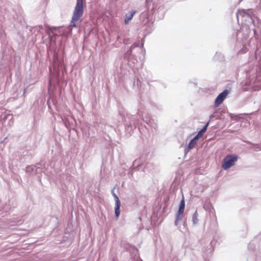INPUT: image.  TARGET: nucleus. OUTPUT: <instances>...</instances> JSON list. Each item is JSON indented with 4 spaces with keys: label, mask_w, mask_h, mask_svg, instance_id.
Masks as SVG:
<instances>
[{
    "label": "nucleus",
    "mask_w": 261,
    "mask_h": 261,
    "mask_svg": "<svg viewBox=\"0 0 261 261\" xmlns=\"http://www.w3.org/2000/svg\"><path fill=\"white\" fill-rule=\"evenodd\" d=\"M84 14L83 0H77L70 23L71 28L76 27V22Z\"/></svg>",
    "instance_id": "nucleus-1"
},
{
    "label": "nucleus",
    "mask_w": 261,
    "mask_h": 261,
    "mask_svg": "<svg viewBox=\"0 0 261 261\" xmlns=\"http://www.w3.org/2000/svg\"><path fill=\"white\" fill-rule=\"evenodd\" d=\"M238 157L235 154L227 155L224 159L222 165V167L224 170H227L234 166L237 162Z\"/></svg>",
    "instance_id": "nucleus-2"
},
{
    "label": "nucleus",
    "mask_w": 261,
    "mask_h": 261,
    "mask_svg": "<svg viewBox=\"0 0 261 261\" xmlns=\"http://www.w3.org/2000/svg\"><path fill=\"white\" fill-rule=\"evenodd\" d=\"M228 94V91L227 90H225L223 92L219 94V95L217 96L215 100V107H218L219 105H220L223 102L225 98L226 97Z\"/></svg>",
    "instance_id": "nucleus-3"
},
{
    "label": "nucleus",
    "mask_w": 261,
    "mask_h": 261,
    "mask_svg": "<svg viewBox=\"0 0 261 261\" xmlns=\"http://www.w3.org/2000/svg\"><path fill=\"white\" fill-rule=\"evenodd\" d=\"M237 16L238 19H239L240 17H250V15L244 10H239L237 12Z\"/></svg>",
    "instance_id": "nucleus-4"
},
{
    "label": "nucleus",
    "mask_w": 261,
    "mask_h": 261,
    "mask_svg": "<svg viewBox=\"0 0 261 261\" xmlns=\"http://www.w3.org/2000/svg\"><path fill=\"white\" fill-rule=\"evenodd\" d=\"M120 201L118 197H116V203H115V213L117 218L120 215Z\"/></svg>",
    "instance_id": "nucleus-5"
},
{
    "label": "nucleus",
    "mask_w": 261,
    "mask_h": 261,
    "mask_svg": "<svg viewBox=\"0 0 261 261\" xmlns=\"http://www.w3.org/2000/svg\"><path fill=\"white\" fill-rule=\"evenodd\" d=\"M185 203L184 198L181 200L178 208V211L177 213L179 214V215H182L185 210Z\"/></svg>",
    "instance_id": "nucleus-6"
},
{
    "label": "nucleus",
    "mask_w": 261,
    "mask_h": 261,
    "mask_svg": "<svg viewBox=\"0 0 261 261\" xmlns=\"http://www.w3.org/2000/svg\"><path fill=\"white\" fill-rule=\"evenodd\" d=\"M135 13V11H132L130 13L126 14L125 15V18L124 20L125 24H127L128 23V22L133 18Z\"/></svg>",
    "instance_id": "nucleus-7"
},
{
    "label": "nucleus",
    "mask_w": 261,
    "mask_h": 261,
    "mask_svg": "<svg viewBox=\"0 0 261 261\" xmlns=\"http://www.w3.org/2000/svg\"><path fill=\"white\" fill-rule=\"evenodd\" d=\"M209 124V123H207L205 126L201 129V130H200L198 133L197 134V135L195 136L196 138V139H199L200 138H201L203 133H205L207 129V126Z\"/></svg>",
    "instance_id": "nucleus-8"
},
{
    "label": "nucleus",
    "mask_w": 261,
    "mask_h": 261,
    "mask_svg": "<svg viewBox=\"0 0 261 261\" xmlns=\"http://www.w3.org/2000/svg\"><path fill=\"white\" fill-rule=\"evenodd\" d=\"M198 140V139H196V137H195L189 143V145H188V147L190 149H192L193 148L196 143H197V140Z\"/></svg>",
    "instance_id": "nucleus-9"
},
{
    "label": "nucleus",
    "mask_w": 261,
    "mask_h": 261,
    "mask_svg": "<svg viewBox=\"0 0 261 261\" xmlns=\"http://www.w3.org/2000/svg\"><path fill=\"white\" fill-rule=\"evenodd\" d=\"M182 217V215H179V214L177 213L176 220L175 221V225H178V222L181 219Z\"/></svg>",
    "instance_id": "nucleus-10"
},
{
    "label": "nucleus",
    "mask_w": 261,
    "mask_h": 261,
    "mask_svg": "<svg viewBox=\"0 0 261 261\" xmlns=\"http://www.w3.org/2000/svg\"><path fill=\"white\" fill-rule=\"evenodd\" d=\"M198 213L197 212L193 214L192 219L194 223H196L198 221Z\"/></svg>",
    "instance_id": "nucleus-11"
},
{
    "label": "nucleus",
    "mask_w": 261,
    "mask_h": 261,
    "mask_svg": "<svg viewBox=\"0 0 261 261\" xmlns=\"http://www.w3.org/2000/svg\"><path fill=\"white\" fill-rule=\"evenodd\" d=\"M113 196L115 197V203H116V197H118V196L115 194H114V193L113 194Z\"/></svg>",
    "instance_id": "nucleus-12"
},
{
    "label": "nucleus",
    "mask_w": 261,
    "mask_h": 261,
    "mask_svg": "<svg viewBox=\"0 0 261 261\" xmlns=\"http://www.w3.org/2000/svg\"><path fill=\"white\" fill-rule=\"evenodd\" d=\"M254 33H256V31L255 30H254Z\"/></svg>",
    "instance_id": "nucleus-13"
}]
</instances>
